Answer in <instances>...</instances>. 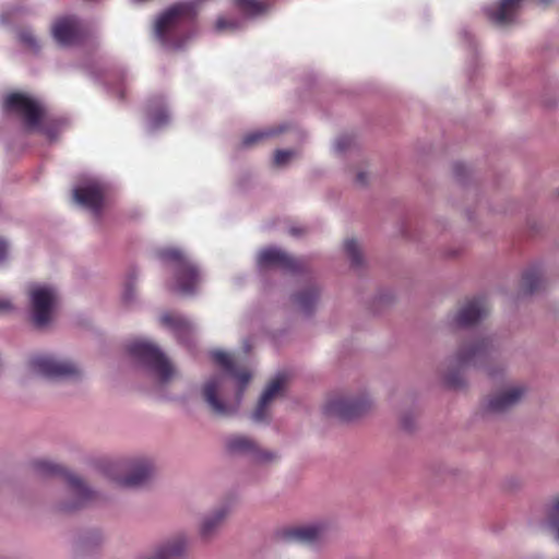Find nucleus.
<instances>
[{"label":"nucleus","mask_w":559,"mask_h":559,"mask_svg":"<svg viewBox=\"0 0 559 559\" xmlns=\"http://www.w3.org/2000/svg\"><path fill=\"white\" fill-rule=\"evenodd\" d=\"M213 360L228 371L238 382L239 392L235 405H229L218 399V394L224 389L225 378L223 376L212 377L203 386V397L211 411L218 416H229L236 413L246 385L251 379V373L247 369L236 370L231 357L224 352H214Z\"/></svg>","instance_id":"1"},{"label":"nucleus","mask_w":559,"mask_h":559,"mask_svg":"<svg viewBox=\"0 0 559 559\" xmlns=\"http://www.w3.org/2000/svg\"><path fill=\"white\" fill-rule=\"evenodd\" d=\"M128 353L145 365L160 383H167L176 373L169 359L153 343L134 341L128 345Z\"/></svg>","instance_id":"2"},{"label":"nucleus","mask_w":559,"mask_h":559,"mask_svg":"<svg viewBox=\"0 0 559 559\" xmlns=\"http://www.w3.org/2000/svg\"><path fill=\"white\" fill-rule=\"evenodd\" d=\"M33 467L40 476H62L66 479L78 501L73 506H64V510L70 511L81 508L93 499L94 492L83 483V480L66 471L62 466L46 460H37L33 462Z\"/></svg>","instance_id":"3"},{"label":"nucleus","mask_w":559,"mask_h":559,"mask_svg":"<svg viewBox=\"0 0 559 559\" xmlns=\"http://www.w3.org/2000/svg\"><path fill=\"white\" fill-rule=\"evenodd\" d=\"M163 259L176 263V287L175 290L191 295L200 282V274L195 265L189 262L178 249H165L160 252Z\"/></svg>","instance_id":"4"},{"label":"nucleus","mask_w":559,"mask_h":559,"mask_svg":"<svg viewBox=\"0 0 559 559\" xmlns=\"http://www.w3.org/2000/svg\"><path fill=\"white\" fill-rule=\"evenodd\" d=\"M107 475L123 487H138L146 483L152 476V464L141 460L132 464L121 462L112 463L106 471Z\"/></svg>","instance_id":"5"},{"label":"nucleus","mask_w":559,"mask_h":559,"mask_svg":"<svg viewBox=\"0 0 559 559\" xmlns=\"http://www.w3.org/2000/svg\"><path fill=\"white\" fill-rule=\"evenodd\" d=\"M31 369L46 378L74 379L80 377V368L72 361L59 360L51 356L38 355L29 360Z\"/></svg>","instance_id":"6"},{"label":"nucleus","mask_w":559,"mask_h":559,"mask_svg":"<svg viewBox=\"0 0 559 559\" xmlns=\"http://www.w3.org/2000/svg\"><path fill=\"white\" fill-rule=\"evenodd\" d=\"M32 304V320L37 328H43L50 321L56 294L51 287L34 286L29 290Z\"/></svg>","instance_id":"7"},{"label":"nucleus","mask_w":559,"mask_h":559,"mask_svg":"<svg viewBox=\"0 0 559 559\" xmlns=\"http://www.w3.org/2000/svg\"><path fill=\"white\" fill-rule=\"evenodd\" d=\"M4 108L8 111L19 114L28 129L38 127L43 116V110L39 105L34 99L21 93L8 95L4 100Z\"/></svg>","instance_id":"8"},{"label":"nucleus","mask_w":559,"mask_h":559,"mask_svg":"<svg viewBox=\"0 0 559 559\" xmlns=\"http://www.w3.org/2000/svg\"><path fill=\"white\" fill-rule=\"evenodd\" d=\"M370 407L371 403L365 396L355 400L336 397L326 402L324 413L342 420H352L367 413Z\"/></svg>","instance_id":"9"},{"label":"nucleus","mask_w":559,"mask_h":559,"mask_svg":"<svg viewBox=\"0 0 559 559\" xmlns=\"http://www.w3.org/2000/svg\"><path fill=\"white\" fill-rule=\"evenodd\" d=\"M258 263L261 267H280L285 272H301L306 264L302 259L294 258L277 248H267L259 253Z\"/></svg>","instance_id":"10"},{"label":"nucleus","mask_w":559,"mask_h":559,"mask_svg":"<svg viewBox=\"0 0 559 559\" xmlns=\"http://www.w3.org/2000/svg\"><path fill=\"white\" fill-rule=\"evenodd\" d=\"M230 453L249 454L255 463L264 464L277 459L274 452L261 449L258 443L246 436H231L226 441Z\"/></svg>","instance_id":"11"},{"label":"nucleus","mask_w":559,"mask_h":559,"mask_svg":"<svg viewBox=\"0 0 559 559\" xmlns=\"http://www.w3.org/2000/svg\"><path fill=\"white\" fill-rule=\"evenodd\" d=\"M52 35L60 45L70 46L80 43L85 35V31L75 17H62L55 22Z\"/></svg>","instance_id":"12"},{"label":"nucleus","mask_w":559,"mask_h":559,"mask_svg":"<svg viewBox=\"0 0 559 559\" xmlns=\"http://www.w3.org/2000/svg\"><path fill=\"white\" fill-rule=\"evenodd\" d=\"M489 342L481 340L471 345L463 346L457 353V362L460 366H483L489 358Z\"/></svg>","instance_id":"13"},{"label":"nucleus","mask_w":559,"mask_h":559,"mask_svg":"<svg viewBox=\"0 0 559 559\" xmlns=\"http://www.w3.org/2000/svg\"><path fill=\"white\" fill-rule=\"evenodd\" d=\"M488 313V307L485 298L474 297L465 302L459 310L455 322L460 326H468L478 322Z\"/></svg>","instance_id":"14"},{"label":"nucleus","mask_w":559,"mask_h":559,"mask_svg":"<svg viewBox=\"0 0 559 559\" xmlns=\"http://www.w3.org/2000/svg\"><path fill=\"white\" fill-rule=\"evenodd\" d=\"M286 373H278L265 388L263 391L259 403L252 414V418L255 421H263L266 419V408L272 400L282 391L284 385L287 382Z\"/></svg>","instance_id":"15"},{"label":"nucleus","mask_w":559,"mask_h":559,"mask_svg":"<svg viewBox=\"0 0 559 559\" xmlns=\"http://www.w3.org/2000/svg\"><path fill=\"white\" fill-rule=\"evenodd\" d=\"M74 201L95 214H99L104 202V189L98 183H91L76 188L73 193Z\"/></svg>","instance_id":"16"},{"label":"nucleus","mask_w":559,"mask_h":559,"mask_svg":"<svg viewBox=\"0 0 559 559\" xmlns=\"http://www.w3.org/2000/svg\"><path fill=\"white\" fill-rule=\"evenodd\" d=\"M522 1L523 0H501L497 8H486V15L495 24L507 25L513 21Z\"/></svg>","instance_id":"17"},{"label":"nucleus","mask_w":559,"mask_h":559,"mask_svg":"<svg viewBox=\"0 0 559 559\" xmlns=\"http://www.w3.org/2000/svg\"><path fill=\"white\" fill-rule=\"evenodd\" d=\"M524 395L522 386H514L489 399L487 409L492 413H501L515 405Z\"/></svg>","instance_id":"18"},{"label":"nucleus","mask_w":559,"mask_h":559,"mask_svg":"<svg viewBox=\"0 0 559 559\" xmlns=\"http://www.w3.org/2000/svg\"><path fill=\"white\" fill-rule=\"evenodd\" d=\"M322 535V527L319 525H306L289 528L284 532L286 540H295L302 544H312Z\"/></svg>","instance_id":"19"},{"label":"nucleus","mask_w":559,"mask_h":559,"mask_svg":"<svg viewBox=\"0 0 559 559\" xmlns=\"http://www.w3.org/2000/svg\"><path fill=\"white\" fill-rule=\"evenodd\" d=\"M186 552V540L178 537L162 547L153 559H181Z\"/></svg>","instance_id":"20"},{"label":"nucleus","mask_w":559,"mask_h":559,"mask_svg":"<svg viewBox=\"0 0 559 559\" xmlns=\"http://www.w3.org/2000/svg\"><path fill=\"white\" fill-rule=\"evenodd\" d=\"M544 280L540 271L537 269H531L522 275V289L526 294H533L539 290L543 286Z\"/></svg>","instance_id":"21"},{"label":"nucleus","mask_w":559,"mask_h":559,"mask_svg":"<svg viewBox=\"0 0 559 559\" xmlns=\"http://www.w3.org/2000/svg\"><path fill=\"white\" fill-rule=\"evenodd\" d=\"M235 7L247 15H258L267 9L265 0H233Z\"/></svg>","instance_id":"22"},{"label":"nucleus","mask_w":559,"mask_h":559,"mask_svg":"<svg viewBox=\"0 0 559 559\" xmlns=\"http://www.w3.org/2000/svg\"><path fill=\"white\" fill-rule=\"evenodd\" d=\"M317 299L318 290L314 288L304 290L294 297L296 305L305 313H310L312 311L317 302Z\"/></svg>","instance_id":"23"},{"label":"nucleus","mask_w":559,"mask_h":559,"mask_svg":"<svg viewBox=\"0 0 559 559\" xmlns=\"http://www.w3.org/2000/svg\"><path fill=\"white\" fill-rule=\"evenodd\" d=\"M282 131H283V129L269 128V129H265L262 131H254V132L248 133L242 139V145L243 146L254 145L264 139L280 134Z\"/></svg>","instance_id":"24"},{"label":"nucleus","mask_w":559,"mask_h":559,"mask_svg":"<svg viewBox=\"0 0 559 559\" xmlns=\"http://www.w3.org/2000/svg\"><path fill=\"white\" fill-rule=\"evenodd\" d=\"M227 511L225 509L217 511L212 518L205 519L201 526V534L207 537L217 527L225 518Z\"/></svg>","instance_id":"25"},{"label":"nucleus","mask_w":559,"mask_h":559,"mask_svg":"<svg viewBox=\"0 0 559 559\" xmlns=\"http://www.w3.org/2000/svg\"><path fill=\"white\" fill-rule=\"evenodd\" d=\"M164 325L174 329L175 331H186L189 329L188 322L180 316L173 313H165L160 317Z\"/></svg>","instance_id":"26"},{"label":"nucleus","mask_w":559,"mask_h":559,"mask_svg":"<svg viewBox=\"0 0 559 559\" xmlns=\"http://www.w3.org/2000/svg\"><path fill=\"white\" fill-rule=\"evenodd\" d=\"M344 249L347 255L350 258L352 263L354 265H359L361 263L362 257L359 249V246L355 239H347L344 242Z\"/></svg>","instance_id":"27"},{"label":"nucleus","mask_w":559,"mask_h":559,"mask_svg":"<svg viewBox=\"0 0 559 559\" xmlns=\"http://www.w3.org/2000/svg\"><path fill=\"white\" fill-rule=\"evenodd\" d=\"M240 27V21L235 17L219 16L215 22V29L217 32H234Z\"/></svg>","instance_id":"28"},{"label":"nucleus","mask_w":559,"mask_h":559,"mask_svg":"<svg viewBox=\"0 0 559 559\" xmlns=\"http://www.w3.org/2000/svg\"><path fill=\"white\" fill-rule=\"evenodd\" d=\"M548 522L555 532L556 539L559 540V497L552 501L548 513Z\"/></svg>","instance_id":"29"},{"label":"nucleus","mask_w":559,"mask_h":559,"mask_svg":"<svg viewBox=\"0 0 559 559\" xmlns=\"http://www.w3.org/2000/svg\"><path fill=\"white\" fill-rule=\"evenodd\" d=\"M148 115L154 127H160L168 120V114L165 108L151 109Z\"/></svg>","instance_id":"30"},{"label":"nucleus","mask_w":559,"mask_h":559,"mask_svg":"<svg viewBox=\"0 0 559 559\" xmlns=\"http://www.w3.org/2000/svg\"><path fill=\"white\" fill-rule=\"evenodd\" d=\"M294 155L289 150H277L274 154V164L276 166H284Z\"/></svg>","instance_id":"31"},{"label":"nucleus","mask_w":559,"mask_h":559,"mask_svg":"<svg viewBox=\"0 0 559 559\" xmlns=\"http://www.w3.org/2000/svg\"><path fill=\"white\" fill-rule=\"evenodd\" d=\"M352 144V139L347 135H343V136H340L336 141H335V150L337 152H343L345 151L347 147H349Z\"/></svg>","instance_id":"32"},{"label":"nucleus","mask_w":559,"mask_h":559,"mask_svg":"<svg viewBox=\"0 0 559 559\" xmlns=\"http://www.w3.org/2000/svg\"><path fill=\"white\" fill-rule=\"evenodd\" d=\"M21 40L26 45L28 46L29 48H37V43H36V38L33 36V34L28 33V32H23L21 34Z\"/></svg>","instance_id":"33"},{"label":"nucleus","mask_w":559,"mask_h":559,"mask_svg":"<svg viewBox=\"0 0 559 559\" xmlns=\"http://www.w3.org/2000/svg\"><path fill=\"white\" fill-rule=\"evenodd\" d=\"M13 309L14 306L9 299H0V313H8Z\"/></svg>","instance_id":"34"},{"label":"nucleus","mask_w":559,"mask_h":559,"mask_svg":"<svg viewBox=\"0 0 559 559\" xmlns=\"http://www.w3.org/2000/svg\"><path fill=\"white\" fill-rule=\"evenodd\" d=\"M8 253V245L4 240L0 239V262L4 260Z\"/></svg>","instance_id":"35"},{"label":"nucleus","mask_w":559,"mask_h":559,"mask_svg":"<svg viewBox=\"0 0 559 559\" xmlns=\"http://www.w3.org/2000/svg\"><path fill=\"white\" fill-rule=\"evenodd\" d=\"M365 177H366L365 173H358L357 176H356L357 183L365 185L366 183V178Z\"/></svg>","instance_id":"36"},{"label":"nucleus","mask_w":559,"mask_h":559,"mask_svg":"<svg viewBox=\"0 0 559 559\" xmlns=\"http://www.w3.org/2000/svg\"><path fill=\"white\" fill-rule=\"evenodd\" d=\"M448 383L453 388H457L461 385V382L456 378H449Z\"/></svg>","instance_id":"37"},{"label":"nucleus","mask_w":559,"mask_h":559,"mask_svg":"<svg viewBox=\"0 0 559 559\" xmlns=\"http://www.w3.org/2000/svg\"><path fill=\"white\" fill-rule=\"evenodd\" d=\"M302 233H304V230H302V229H298V228H292V229H290V234H292L293 236H298V235H301Z\"/></svg>","instance_id":"38"},{"label":"nucleus","mask_w":559,"mask_h":559,"mask_svg":"<svg viewBox=\"0 0 559 559\" xmlns=\"http://www.w3.org/2000/svg\"><path fill=\"white\" fill-rule=\"evenodd\" d=\"M40 130H41L45 134H47L49 138H53V133H52V131H50V130L46 129L45 127L40 128Z\"/></svg>","instance_id":"39"},{"label":"nucleus","mask_w":559,"mask_h":559,"mask_svg":"<svg viewBox=\"0 0 559 559\" xmlns=\"http://www.w3.org/2000/svg\"><path fill=\"white\" fill-rule=\"evenodd\" d=\"M538 4H542V5H548L551 0H535Z\"/></svg>","instance_id":"40"}]
</instances>
